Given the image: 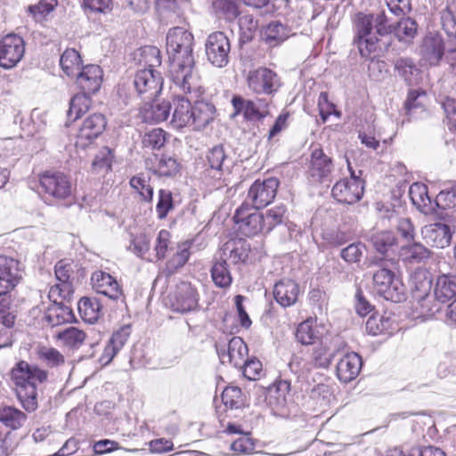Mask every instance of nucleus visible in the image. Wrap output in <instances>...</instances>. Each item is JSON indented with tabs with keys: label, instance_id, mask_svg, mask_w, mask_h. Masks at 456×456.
<instances>
[{
	"label": "nucleus",
	"instance_id": "obj_1",
	"mask_svg": "<svg viewBox=\"0 0 456 456\" xmlns=\"http://www.w3.org/2000/svg\"><path fill=\"white\" fill-rule=\"evenodd\" d=\"M193 45L194 37L188 29L174 27L167 31L166 48L170 61V77L184 94L197 92L200 87L194 67Z\"/></svg>",
	"mask_w": 456,
	"mask_h": 456
},
{
	"label": "nucleus",
	"instance_id": "obj_2",
	"mask_svg": "<svg viewBox=\"0 0 456 456\" xmlns=\"http://www.w3.org/2000/svg\"><path fill=\"white\" fill-rule=\"evenodd\" d=\"M12 379L17 386V396L23 408L34 411L37 408V382L42 383L47 379V372L28 362H20L12 370Z\"/></svg>",
	"mask_w": 456,
	"mask_h": 456
},
{
	"label": "nucleus",
	"instance_id": "obj_3",
	"mask_svg": "<svg viewBox=\"0 0 456 456\" xmlns=\"http://www.w3.org/2000/svg\"><path fill=\"white\" fill-rule=\"evenodd\" d=\"M392 259L377 258L370 262L374 289L386 300L399 303L404 300L406 289L402 281L395 278Z\"/></svg>",
	"mask_w": 456,
	"mask_h": 456
},
{
	"label": "nucleus",
	"instance_id": "obj_4",
	"mask_svg": "<svg viewBox=\"0 0 456 456\" xmlns=\"http://www.w3.org/2000/svg\"><path fill=\"white\" fill-rule=\"evenodd\" d=\"M384 13L373 15H361L355 25V37L354 39L362 57L367 58L379 49V37L388 34L391 27L387 25Z\"/></svg>",
	"mask_w": 456,
	"mask_h": 456
},
{
	"label": "nucleus",
	"instance_id": "obj_5",
	"mask_svg": "<svg viewBox=\"0 0 456 456\" xmlns=\"http://www.w3.org/2000/svg\"><path fill=\"white\" fill-rule=\"evenodd\" d=\"M350 171V178L337 182L332 188V196L338 202L354 204L359 201L363 195V182L352 169L350 162L346 160Z\"/></svg>",
	"mask_w": 456,
	"mask_h": 456
},
{
	"label": "nucleus",
	"instance_id": "obj_6",
	"mask_svg": "<svg viewBox=\"0 0 456 456\" xmlns=\"http://www.w3.org/2000/svg\"><path fill=\"white\" fill-rule=\"evenodd\" d=\"M39 183L43 191L55 200H65L72 192L70 180L62 172L45 171L39 175Z\"/></svg>",
	"mask_w": 456,
	"mask_h": 456
},
{
	"label": "nucleus",
	"instance_id": "obj_7",
	"mask_svg": "<svg viewBox=\"0 0 456 456\" xmlns=\"http://www.w3.org/2000/svg\"><path fill=\"white\" fill-rule=\"evenodd\" d=\"M279 184L276 177L255 181L248 191L246 203L256 209L268 206L274 200Z\"/></svg>",
	"mask_w": 456,
	"mask_h": 456
},
{
	"label": "nucleus",
	"instance_id": "obj_8",
	"mask_svg": "<svg viewBox=\"0 0 456 456\" xmlns=\"http://www.w3.org/2000/svg\"><path fill=\"white\" fill-rule=\"evenodd\" d=\"M205 50L207 59L213 66L223 68L228 64L231 44L224 32L211 33L207 38Z\"/></svg>",
	"mask_w": 456,
	"mask_h": 456
},
{
	"label": "nucleus",
	"instance_id": "obj_9",
	"mask_svg": "<svg viewBox=\"0 0 456 456\" xmlns=\"http://www.w3.org/2000/svg\"><path fill=\"white\" fill-rule=\"evenodd\" d=\"M163 78L153 69H143L136 72L133 86L138 96L143 100H153L161 91Z\"/></svg>",
	"mask_w": 456,
	"mask_h": 456
},
{
	"label": "nucleus",
	"instance_id": "obj_10",
	"mask_svg": "<svg viewBox=\"0 0 456 456\" xmlns=\"http://www.w3.org/2000/svg\"><path fill=\"white\" fill-rule=\"evenodd\" d=\"M24 53L23 38L17 35H7L0 41V66L6 69L15 67Z\"/></svg>",
	"mask_w": 456,
	"mask_h": 456
},
{
	"label": "nucleus",
	"instance_id": "obj_11",
	"mask_svg": "<svg viewBox=\"0 0 456 456\" xmlns=\"http://www.w3.org/2000/svg\"><path fill=\"white\" fill-rule=\"evenodd\" d=\"M248 203L242 204L235 212L233 219L239 225V230L246 236H254L259 232H265L264 215L257 212H248Z\"/></svg>",
	"mask_w": 456,
	"mask_h": 456
},
{
	"label": "nucleus",
	"instance_id": "obj_12",
	"mask_svg": "<svg viewBox=\"0 0 456 456\" xmlns=\"http://www.w3.org/2000/svg\"><path fill=\"white\" fill-rule=\"evenodd\" d=\"M21 278L20 263L12 257L0 255V296L13 289Z\"/></svg>",
	"mask_w": 456,
	"mask_h": 456
},
{
	"label": "nucleus",
	"instance_id": "obj_13",
	"mask_svg": "<svg viewBox=\"0 0 456 456\" xmlns=\"http://www.w3.org/2000/svg\"><path fill=\"white\" fill-rule=\"evenodd\" d=\"M216 349L223 363L229 362L236 368H241L248 356V346L240 337H232L227 346L217 343Z\"/></svg>",
	"mask_w": 456,
	"mask_h": 456
},
{
	"label": "nucleus",
	"instance_id": "obj_14",
	"mask_svg": "<svg viewBox=\"0 0 456 456\" xmlns=\"http://www.w3.org/2000/svg\"><path fill=\"white\" fill-rule=\"evenodd\" d=\"M248 86L256 94H272L280 86V79L275 72L267 68L249 71Z\"/></svg>",
	"mask_w": 456,
	"mask_h": 456
},
{
	"label": "nucleus",
	"instance_id": "obj_15",
	"mask_svg": "<svg viewBox=\"0 0 456 456\" xmlns=\"http://www.w3.org/2000/svg\"><path fill=\"white\" fill-rule=\"evenodd\" d=\"M444 51L445 43L442 35L437 32H429L425 36L420 45L421 61L431 66L438 65L444 55Z\"/></svg>",
	"mask_w": 456,
	"mask_h": 456
},
{
	"label": "nucleus",
	"instance_id": "obj_16",
	"mask_svg": "<svg viewBox=\"0 0 456 456\" xmlns=\"http://www.w3.org/2000/svg\"><path fill=\"white\" fill-rule=\"evenodd\" d=\"M232 104L234 109L232 118L242 113L247 120H259L267 114L268 104L265 100H245L240 95H235L232 99Z\"/></svg>",
	"mask_w": 456,
	"mask_h": 456
},
{
	"label": "nucleus",
	"instance_id": "obj_17",
	"mask_svg": "<svg viewBox=\"0 0 456 456\" xmlns=\"http://www.w3.org/2000/svg\"><path fill=\"white\" fill-rule=\"evenodd\" d=\"M54 272L58 283L51 288L49 298L60 297L62 299H67L73 293L70 281L73 273L72 265L64 260H61L55 265Z\"/></svg>",
	"mask_w": 456,
	"mask_h": 456
},
{
	"label": "nucleus",
	"instance_id": "obj_18",
	"mask_svg": "<svg viewBox=\"0 0 456 456\" xmlns=\"http://www.w3.org/2000/svg\"><path fill=\"white\" fill-rule=\"evenodd\" d=\"M421 236L427 245L444 248L452 240V232L449 225L442 223H434L425 225L421 229Z\"/></svg>",
	"mask_w": 456,
	"mask_h": 456
},
{
	"label": "nucleus",
	"instance_id": "obj_19",
	"mask_svg": "<svg viewBox=\"0 0 456 456\" xmlns=\"http://www.w3.org/2000/svg\"><path fill=\"white\" fill-rule=\"evenodd\" d=\"M106 125L107 121L102 114L94 113L90 115L84 120L78 131L77 144L86 146L91 143L104 131Z\"/></svg>",
	"mask_w": 456,
	"mask_h": 456
},
{
	"label": "nucleus",
	"instance_id": "obj_20",
	"mask_svg": "<svg viewBox=\"0 0 456 456\" xmlns=\"http://www.w3.org/2000/svg\"><path fill=\"white\" fill-rule=\"evenodd\" d=\"M198 300L196 289L191 283L183 281L176 287L172 306L174 311L187 313L197 308Z\"/></svg>",
	"mask_w": 456,
	"mask_h": 456
},
{
	"label": "nucleus",
	"instance_id": "obj_21",
	"mask_svg": "<svg viewBox=\"0 0 456 456\" xmlns=\"http://www.w3.org/2000/svg\"><path fill=\"white\" fill-rule=\"evenodd\" d=\"M91 281L94 289L111 299H118L122 290L115 278L102 271H96L92 274Z\"/></svg>",
	"mask_w": 456,
	"mask_h": 456
},
{
	"label": "nucleus",
	"instance_id": "obj_22",
	"mask_svg": "<svg viewBox=\"0 0 456 456\" xmlns=\"http://www.w3.org/2000/svg\"><path fill=\"white\" fill-rule=\"evenodd\" d=\"M75 77L84 93L94 94L100 89L102 81V70L98 65H86Z\"/></svg>",
	"mask_w": 456,
	"mask_h": 456
},
{
	"label": "nucleus",
	"instance_id": "obj_23",
	"mask_svg": "<svg viewBox=\"0 0 456 456\" xmlns=\"http://www.w3.org/2000/svg\"><path fill=\"white\" fill-rule=\"evenodd\" d=\"M299 293V285L291 279H282L273 287V297L283 307L293 305L297 301Z\"/></svg>",
	"mask_w": 456,
	"mask_h": 456
},
{
	"label": "nucleus",
	"instance_id": "obj_24",
	"mask_svg": "<svg viewBox=\"0 0 456 456\" xmlns=\"http://www.w3.org/2000/svg\"><path fill=\"white\" fill-rule=\"evenodd\" d=\"M362 362L361 356L354 353L344 355L337 364V376L344 383L354 379L360 373Z\"/></svg>",
	"mask_w": 456,
	"mask_h": 456
},
{
	"label": "nucleus",
	"instance_id": "obj_25",
	"mask_svg": "<svg viewBox=\"0 0 456 456\" xmlns=\"http://www.w3.org/2000/svg\"><path fill=\"white\" fill-rule=\"evenodd\" d=\"M409 196L412 204L425 215L433 214L436 210V201L428 196V187L421 183H414L410 186Z\"/></svg>",
	"mask_w": 456,
	"mask_h": 456
},
{
	"label": "nucleus",
	"instance_id": "obj_26",
	"mask_svg": "<svg viewBox=\"0 0 456 456\" xmlns=\"http://www.w3.org/2000/svg\"><path fill=\"white\" fill-rule=\"evenodd\" d=\"M331 170V159L325 155L320 148L313 150L309 167L310 175L316 181H322L330 175Z\"/></svg>",
	"mask_w": 456,
	"mask_h": 456
},
{
	"label": "nucleus",
	"instance_id": "obj_27",
	"mask_svg": "<svg viewBox=\"0 0 456 456\" xmlns=\"http://www.w3.org/2000/svg\"><path fill=\"white\" fill-rule=\"evenodd\" d=\"M57 297H58L50 298L53 300V304L47 307L45 314V320L47 322L48 325L52 327L69 322L74 318L70 308L62 302H57Z\"/></svg>",
	"mask_w": 456,
	"mask_h": 456
},
{
	"label": "nucleus",
	"instance_id": "obj_28",
	"mask_svg": "<svg viewBox=\"0 0 456 456\" xmlns=\"http://www.w3.org/2000/svg\"><path fill=\"white\" fill-rule=\"evenodd\" d=\"M216 108L207 102H198L192 107L191 123L195 130H202L215 118Z\"/></svg>",
	"mask_w": 456,
	"mask_h": 456
},
{
	"label": "nucleus",
	"instance_id": "obj_29",
	"mask_svg": "<svg viewBox=\"0 0 456 456\" xmlns=\"http://www.w3.org/2000/svg\"><path fill=\"white\" fill-rule=\"evenodd\" d=\"M322 330V327L317 323L316 320L308 318L297 326L296 338L302 345H313L321 339Z\"/></svg>",
	"mask_w": 456,
	"mask_h": 456
},
{
	"label": "nucleus",
	"instance_id": "obj_30",
	"mask_svg": "<svg viewBox=\"0 0 456 456\" xmlns=\"http://www.w3.org/2000/svg\"><path fill=\"white\" fill-rule=\"evenodd\" d=\"M150 170L159 176H173L179 171V164L176 159L165 155H154L146 161Z\"/></svg>",
	"mask_w": 456,
	"mask_h": 456
},
{
	"label": "nucleus",
	"instance_id": "obj_31",
	"mask_svg": "<svg viewBox=\"0 0 456 456\" xmlns=\"http://www.w3.org/2000/svg\"><path fill=\"white\" fill-rule=\"evenodd\" d=\"M289 383L281 380L267 389L265 400L273 411H281L287 405Z\"/></svg>",
	"mask_w": 456,
	"mask_h": 456
},
{
	"label": "nucleus",
	"instance_id": "obj_32",
	"mask_svg": "<svg viewBox=\"0 0 456 456\" xmlns=\"http://www.w3.org/2000/svg\"><path fill=\"white\" fill-rule=\"evenodd\" d=\"M170 110L171 104L169 102H153L151 103H144L141 108V113L145 122L159 123L167 120Z\"/></svg>",
	"mask_w": 456,
	"mask_h": 456
},
{
	"label": "nucleus",
	"instance_id": "obj_33",
	"mask_svg": "<svg viewBox=\"0 0 456 456\" xmlns=\"http://www.w3.org/2000/svg\"><path fill=\"white\" fill-rule=\"evenodd\" d=\"M192 107L190 101L178 96L174 100V112L171 123L176 128L190 126L191 123Z\"/></svg>",
	"mask_w": 456,
	"mask_h": 456
},
{
	"label": "nucleus",
	"instance_id": "obj_34",
	"mask_svg": "<svg viewBox=\"0 0 456 456\" xmlns=\"http://www.w3.org/2000/svg\"><path fill=\"white\" fill-rule=\"evenodd\" d=\"M434 295L440 303H446L456 295V274H442L436 278Z\"/></svg>",
	"mask_w": 456,
	"mask_h": 456
},
{
	"label": "nucleus",
	"instance_id": "obj_35",
	"mask_svg": "<svg viewBox=\"0 0 456 456\" xmlns=\"http://www.w3.org/2000/svg\"><path fill=\"white\" fill-rule=\"evenodd\" d=\"M289 36V28L278 20L270 22L262 31L263 40L271 47L281 45Z\"/></svg>",
	"mask_w": 456,
	"mask_h": 456
},
{
	"label": "nucleus",
	"instance_id": "obj_36",
	"mask_svg": "<svg viewBox=\"0 0 456 456\" xmlns=\"http://www.w3.org/2000/svg\"><path fill=\"white\" fill-rule=\"evenodd\" d=\"M395 69L410 86L418 85L421 81L420 70L410 58L397 59L395 61Z\"/></svg>",
	"mask_w": 456,
	"mask_h": 456
},
{
	"label": "nucleus",
	"instance_id": "obj_37",
	"mask_svg": "<svg viewBox=\"0 0 456 456\" xmlns=\"http://www.w3.org/2000/svg\"><path fill=\"white\" fill-rule=\"evenodd\" d=\"M379 210L382 218H387L388 220L396 219V229L403 238L407 240H411L414 239V226L410 218H398L395 210L390 209L388 208L382 207L379 208Z\"/></svg>",
	"mask_w": 456,
	"mask_h": 456
},
{
	"label": "nucleus",
	"instance_id": "obj_38",
	"mask_svg": "<svg viewBox=\"0 0 456 456\" xmlns=\"http://www.w3.org/2000/svg\"><path fill=\"white\" fill-rule=\"evenodd\" d=\"M190 248L191 242L188 240L177 245L176 252L166 263L164 273L167 276L172 275L187 263L191 256Z\"/></svg>",
	"mask_w": 456,
	"mask_h": 456
},
{
	"label": "nucleus",
	"instance_id": "obj_39",
	"mask_svg": "<svg viewBox=\"0 0 456 456\" xmlns=\"http://www.w3.org/2000/svg\"><path fill=\"white\" fill-rule=\"evenodd\" d=\"M151 238L146 233L131 234L127 249L136 256L153 261L150 258Z\"/></svg>",
	"mask_w": 456,
	"mask_h": 456
},
{
	"label": "nucleus",
	"instance_id": "obj_40",
	"mask_svg": "<svg viewBox=\"0 0 456 456\" xmlns=\"http://www.w3.org/2000/svg\"><path fill=\"white\" fill-rule=\"evenodd\" d=\"M60 65L62 71L69 77H75L81 70V57L75 49H67L61 54Z\"/></svg>",
	"mask_w": 456,
	"mask_h": 456
},
{
	"label": "nucleus",
	"instance_id": "obj_41",
	"mask_svg": "<svg viewBox=\"0 0 456 456\" xmlns=\"http://www.w3.org/2000/svg\"><path fill=\"white\" fill-rule=\"evenodd\" d=\"M77 309L85 322L94 323L99 319L102 308L97 299L83 297L77 304Z\"/></svg>",
	"mask_w": 456,
	"mask_h": 456
},
{
	"label": "nucleus",
	"instance_id": "obj_42",
	"mask_svg": "<svg viewBox=\"0 0 456 456\" xmlns=\"http://www.w3.org/2000/svg\"><path fill=\"white\" fill-rule=\"evenodd\" d=\"M27 415L8 405H0V422L8 428H18L25 424Z\"/></svg>",
	"mask_w": 456,
	"mask_h": 456
},
{
	"label": "nucleus",
	"instance_id": "obj_43",
	"mask_svg": "<svg viewBox=\"0 0 456 456\" xmlns=\"http://www.w3.org/2000/svg\"><path fill=\"white\" fill-rule=\"evenodd\" d=\"M55 338L67 347L77 348L84 343L86 335L82 330L76 327H69L59 331L55 335Z\"/></svg>",
	"mask_w": 456,
	"mask_h": 456
},
{
	"label": "nucleus",
	"instance_id": "obj_44",
	"mask_svg": "<svg viewBox=\"0 0 456 456\" xmlns=\"http://www.w3.org/2000/svg\"><path fill=\"white\" fill-rule=\"evenodd\" d=\"M90 94L82 93L74 95L69 102V110L68 111V117L72 120H77L84 113H86L91 107Z\"/></svg>",
	"mask_w": 456,
	"mask_h": 456
},
{
	"label": "nucleus",
	"instance_id": "obj_45",
	"mask_svg": "<svg viewBox=\"0 0 456 456\" xmlns=\"http://www.w3.org/2000/svg\"><path fill=\"white\" fill-rule=\"evenodd\" d=\"M222 401L226 408L240 409L246 404V395L238 387H226L222 393Z\"/></svg>",
	"mask_w": 456,
	"mask_h": 456
},
{
	"label": "nucleus",
	"instance_id": "obj_46",
	"mask_svg": "<svg viewBox=\"0 0 456 456\" xmlns=\"http://www.w3.org/2000/svg\"><path fill=\"white\" fill-rule=\"evenodd\" d=\"M402 254L411 263H424L431 257L432 252L419 242H413L402 248Z\"/></svg>",
	"mask_w": 456,
	"mask_h": 456
},
{
	"label": "nucleus",
	"instance_id": "obj_47",
	"mask_svg": "<svg viewBox=\"0 0 456 456\" xmlns=\"http://www.w3.org/2000/svg\"><path fill=\"white\" fill-rule=\"evenodd\" d=\"M211 277L216 286L223 289L230 287L232 278L225 260L214 264L211 269Z\"/></svg>",
	"mask_w": 456,
	"mask_h": 456
},
{
	"label": "nucleus",
	"instance_id": "obj_48",
	"mask_svg": "<svg viewBox=\"0 0 456 456\" xmlns=\"http://www.w3.org/2000/svg\"><path fill=\"white\" fill-rule=\"evenodd\" d=\"M114 154L109 147L102 148L95 155L92 163V171L95 174H105L111 169Z\"/></svg>",
	"mask_w": 456,
	"mask_h": 456
},
{
	"label": "nucleus",
	"instance_id": "obj_49",
	"mask_svg": "<svg viewBox=\"0 0 456 456\" xmlns=\"http://www.w3.org/2000/svg\"><path fill=\"white\" fill-rule=\"evenodd\" d=\"M411 281L412 295L415 299L424 295L429 294L432 281L426 272H415L411 275Z\"/></svg>",
	"mask_w": 456,
	"mask_h": 456
},
{
	"label": "nucleus",
	"instance_id": "obj_50",
	"mask_svg": "<svg viewBox=\"0 0 456 456\" xmlns=\"http://www.w3.org/2000/svg\"><path fill=\"white\" fill-rule=\"evenodd\" d=\"M441 24L448 36L456 38V0L448 3L442 11Z\"/></svg>",
	"mask_w": 456,
	"mask_h": 456
},
{
	"label": "nucleus",
	"instance_id": "obj_51",
	"mask_svg": "<svg viewBox=\"0 0 456 456\" xmlns=\"http://www.w3.org/2000/svg\"><path fill=\"white\" fill-rule=\"evenodd\" d=\"M310 398L315 403L317 407L325 408L333 400L331 388L329 385L318 384L311 389Z\"/></svg>",
	"mask_w": 456,
	"mask_h": 456
},
{
	"label": "nucleus",
	"instance_id": "obj_52",
	"mask_svg": "<svg viewBox=\"0 0 456 456\" xmlns=\"http://www.w3.org/2000/svg\"><path fill=\"white\" fill-rule=\"evenodd\" d=\"M416 300L418 304L416 309L424 317H432L441 309L440 301H437L436 297L430 294L418 297Z\"/></svg>",
	"mask_w": 456,
	"mask_h": 456
},
{
	"label": "nucleus",
	"instance_id": "obj_53",
	"mask_svg": "<svg viewBox=\"0 0 456 456\" xmlns=\"http://www.w3.org/2000/svg\"><path fill=\"white\" fill-rule=\"evenodd\" d=\"M395 35L400 41H411L417 32V23L411 18L402 19L397 22Z\"/></svg>",
	"mask_w": 456,
	"mask_h": 456
},
{
	"label": "nucleus",
	"instance_id": "obj_54",
	"mask_svg": "<svg viewBox=\"0 0 456 456\" xmlns=\"http://www.w3.org/2000/svg\"><path fill=\"white\" fill-rule=\"evenodd\" d=\"M131 186L140 194L145 201H151L153 197V187L150 184V179L143 174L134 176L130 180Z\"/></svg>",
	"mask_w": 456,
	"mask_h": 456
},
{
	"label": "nucleus",
	"instance_id": "obj_55",
	"mask_svg": "<svg viewBox=\"0 0 456 456\" xmlns=\"http://www.w3.org/2000/svg\"><path fill=\"white\" fill-rule=\"evenodd\" d=\"M286 213L284 205H278L268 209L264 215L265 232H271L276 225L281 224Z\"/></svg>",
	"mask_w": 456,
	"mask_h": 456
},
{
	"label": "nucleus",
	"instance_id": "obj_56",
	"mask_svg": "<svg viewBox=\"0 0 456 456\" xmlns=\"http://www.w3.org/2000/svg\"><path fill=\"white\" fill-rule=\"evenodd\" d=\"M207 159L210 168L221 175L224 162L227 160L224 147L222 145L214 146L208 151Z\"/></svg>",
	"mask_w": 456,
	"mask_h": 456
},
{
	"label": "nucleus",
	"instance_id": "obj_57",
	"mask_svg": "<svg viewBox=\"0 0 456 456\" xmlns=\"http://www.w3.org/2000/svg\"><path fill=\"white\" fill-rule=\"evenodd\" d=\"M395 237L392 232L384 231L377 232L371 237V243L375 249L380 253H385L395 243Z\"/></svg>",
	"mask_w": 456,
	"mask_h": 456
},
{
	"label": "nucleus",
	"instance_id": "obj_58",
	"mask_svg": "<svg viewBox=\"0 0 456 456\" xmlns=\"http://www.w3.org/2000/svg\"><path fill=\"white\" fill-rule=\"evenodd\" d=\"M166 133L160 128H154L147 132L142 138L144 148L151 150L160 149L166 142Z\"/></svg>",
	"mask_w": 456,
	"mask_h": 456
},
{
	"label": "nucleus",
	"instance_id": "obj_59",
	"mask_svg": "<svg viewBox=\"0 0 456 456\" xmlns=\"http://www.w3.org/2000/svg\"><path fill=\"white\" fill-rule=\"evenodd\" d=\"M170 243V232L165 229L160 230L158 233L154 246L155 258L157 260H163L166 257Z\"/></svg>",
	"mask_w": 456,
	"mask_h": 456
},
{
	"label": "nucleus",
	"instance_id": "obj_60",
	"mask_svg": "<svg viewBox=\"0 0 456 456\" xmlns=\"http://www.w3.org/2000/svg\"><path fill=\"white\" fill-rule=\"evenodd\" d=\"M213 6L216 12L222 13L227 20H233L240 14L238 6L232 0H215Z\"/></svg>",
	"mask_w": 456,
	"mask_h": 456
},
{
	"label": "nucleus",
	"instance_id": "obj_61",
	"mask_svg": "<svg viewBox=\"0 0 456 456\" xmlns=\"http://www.w3.org/2000/svg\"><path fill=\"white\" fill-rule=\"evenodd\" d=\"M173 208L174 204L171 191L164 189L159 190V200L156 206V211L159 218H165Z\"/></svg>",
	"mask_w": 456,
	"mask_h": 456
},
{
	"label": "nucleus",
	"instance_id": "obj_62",
	"mask_svg": "<svg viewBox=\"0 0 456 456\" xmlns=\"http://www.w3.org/2000/svg\"><path fill=\"white\" fill-rule=\"evenodd\" d=\"M38 354L47 366L57 367L64 363V356L55 348L42 347Z\"/></svg>",
	"mask_w": 456,
	"mask_h": 456
},
{
	"label": "nucleus",
	"instance_id": "obj_63",
	"mask_svg": "<svg viewBox=\"0 0 456 456\" xmlns=\"http://www.w3.org/2000/svg\"><path fill=\"white\" fill-rule=\"evenodd\" d=\"M56 5L57 0H40L37 4L29 5L28 11L36 20H40L53 11Z\"/></svg>",
	"mask_w": 456,
	"mask_h": 456
},
{
	"label": "nucleus",
	"instance_id": "obj_64",
	"mask_svg": "<svg viewBox=\"0 0 456 456\" xmlns=\"http://www.w3.org/2000/svg\"><path fill=\"white\" fill-rule=\"evenodd\" d=\"M322 240L331 247H339L349 240V235L340 230H325L322 234Z\"/></svg>",
	"mask_w": 456,
	"mask_h": 456
}]
</instances>
